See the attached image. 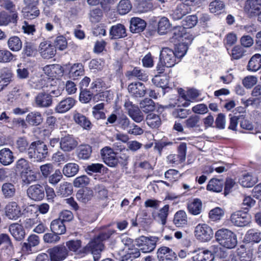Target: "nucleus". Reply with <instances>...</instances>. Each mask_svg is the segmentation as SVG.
Listing matches in <instances>:
<instances>
[{"instance_id":"6e6552de","label":"nucleus","mask_w":261,"mask_h":261,"mask_svg":"<svg viewBox=\"0 0 261 261\" xmlns=\"http://www.w3.org/2000/svg\"><path fill=\"white\" fill-rule=\"evenodd\" d=\"M187 145L185 143H181L178 147L177 154H169L167 156V162L173 165H177L183 163L186 158Z\"/></svg>"},{"instance_id":"c85d7f7f","label":"nucleus","mask_w":261,"mask_h":261,"mask_svg":"<svg viewBox=\"0 0 261 261\" xmlns=\"http://www.w3.org/2000/svg\"><path fill=\"white\" fill-rule=\"evenodd\" d=\"M1 191L5 199H11L16 194V188L14 185L10 182H5L3 184Z\"/></svg>"},{"instance_id":"052dcab7","label":"nucleus","mask_w":261,"mask_h":261,"mask_svg":"<svg viewBox=\"0 0 261 261\" xmlns=\"http://www.w3.org/2000/svg\"><path fill=\"white\" fill-rule=\"evenodd\" d=\"M169 209V205L166 204L164 205L163 207L159 210L158 215L155 217V219L162 225H165L166 223V219L168 215Z\"/></svg>"},{"instance_id":"69168bd1","label":"nucleus","mask_w":261,"mask_h":261,"mask_svg":"<svg viewBox=\"0 0 261 261\" xmlns=\"http://www.w3.org/2000/svg\"><path fill=\"white\" fill-rule=\"evenodd\" d=\"M70 159V155L66 153H63L58 151L53 154L52 156V161L54 162L61 164L67 162Z\"/></svg>"},{"instance_id":"e433bc0d","label":"nucleus","mask_w":261,"mask_h":261,"mask_svg":"<svg viewBox=\"0 0 261 261\" xmlns=\"http://www.w3.org/2000/svg\"><path fill=\"white\" fill-rule=\"evenodd\" d=\"M73 191L72 185L68 182H64L60 185L57 190V194L62 197H67L71 194Z\"/></svg>"},{"instance_id":"f257e3e1","label":"nucleus","mask_w":261,"mask_h":261,"mask_svg":"<svg viewBox=\"0 0 261 261\" xmlns=\"http://www.w3.org/2000/svg\"><path fill=\"white\" fill-rule=\"evenodd\" d=\"M114 232L115 231L112 229H107L100 232L83 248L84 252L92 254L95 258V255H98L103 249V242L109 239Z\"/></svg>"},{"instance_id":"f704fd0d","label":"nucleus","mask_w":261,"mask_h":261,"mask_svg":"<svg viewBox=\"0 0 261 261\" xmlns=\"http://www.w3.org/2000/svg\"><path fill=\"white\" fill-rule=\"evenodd\" d=\"M25 120L30 125L37 126L42 122L43 117L40 112L34 111L29 113Z\"/></svg>"},{"instance_id":"e2e57ef3","label":"nucleus","mask_w":261,"mask_h":261,"mask_svg":"<svg viewBox=\"0 0 261 261\" xmlns=\"http://www.w3.org/2000/svg\"><path fill=\"white\" fill-rule=\"evenodd\" d=\"M30 167L28 161L24 159L21 158L16 163L15 170L16 171L24 173L30 170Z\"/></svg>"},{"instance_id":"4d7b16f0","label":"nucleus","mask_w":261,"mask_h":261,"mask_svg":"<svg viewBox=\"0 0 261 261\" xmlns=\"http://www.w3.org/2000/svg\"><path fill=\"white\" fill-rule=\"evenodd\" d=\"M153 84L156 87H161L163 90L168 87V79L166 76L156 75L152 79Z\"/></svg>"},{"instance_id":"2f4dec72","label":"nucleus","mask_w":261,"mask_h":261,"mask_svg":"<svg viewBox=\"0 0 261 261\" xmlns=\"http://www.w3.org/2000/svg\"><path fill=\"white\" fill-rule=\"evenodd\" d=\"M12 72L8 68L4 67L1 70L0 83L4 88L12 81Z\"/></svg>"},{"instance_id":"aec40b11","label":"nucleus","mask_w":261,"mask_h":261,"mask_svg":"<svg viewBox=\"0 0 261 261\" xmlns=\"http://www.w3.org/2000/svg\"><path fill=\"white\" fill-rule=\"evenodd\" d=\"M129 93L136 97H141L145 94L146 89L145 85L140 82L133 83L128 86Z\"/></svg>"},{"instance_id":"4c0bfd02","label":"nucleus","mask_w":261,"mask_h":261,"mask_svg":"<svg viewBox=\"0 0 261 261\" xmlns=\"http://www.w3.org/2000/svg\"><path fill=\"white\" fill-rule=\"evenodd\" d=\"M187 216L186 212L180 210L174 215L173 223L177 227H184L187 224Z\"/></svg>"},{"instance_id":"a18cd8bd","label":"nucleus","mask_w":261,"mask_h":261,"mask_svg":"<svg viewBox=\"0 0 261 261\" xmlns=\"http://www.w3.org/2000/svg\"><path fill=\"white\" fill-rule=\"evenodd\" d=\"M39 243V237L36 234H31L28 238L27 242L23 243L22 249L25 251H31V248L37 246Z\"/></svg>"},{"instance_id":"f3484780","label":"nucleus","mask_w":261,"mask_h":261,"mask_svg":"<svg viewBox=\"0 0 261 261\" xmlns=\"http://www.w3.org/2000/svg\"><path fill=\"white\" fill-rule=\"evenodd\" d=\"M76 100L72 97H67L60 101L56 106L55 110L58 113H65L73 107Z\"/></svg>"},{"instance_id":"58836bf2","label":"nucleus","mask_w":261,"mask_h":261,"mask_svg":"<svg viewBox=\"0 0 261 261\" xmlns=\"http://www.w3.org/2000/svg\"><path fill=\"white\" fill-rule=\"evenodd\" d=\"M261 68V55L256 54L250 59L247 69L249 71H256Z\"/></svg>"},{"instance_id":"ddd939ff","label":"nucleus","mask_w":261,"mask_h":261,"mask_svg":"<svg viewBox=\"0 0 261 261\" xmlns=\"http://www.w3.org/2000/svg\"><path fill=\"white\" fill-rule=\"evenodd\" d=\"M77 145L78 142L72 135L68 134L60 138V148L64 152H70L74 150Z\"/></svg>"},{"instance_id":"423d86ee","label":"nucleus","mask_w":261,"mask_h":261,"mask_svg":"<svg viewBox=\"0 0 261 261\" xmlns=\"http://www.w3.org/2000/svg\"><path fill=\"white\" fill-rule=\"evenodd\" d=\"M213 229L206 224H198L195 227V237L200 242H206L209 241L213 237Z\"/></svg>"},{"instance_id":"680f3d73","label":"nucleus","mask_w":261,"mask_h":261,"mask_svg":"<svg viewBox=\"0 0 261 261\" xmlns=\"http://www.w3.org/2000/svg\"><path fill=\"white\" fill-rule=\"evenodd\" d=\"M84 74V70L82 64H75L72 65L69 71L71 77L75 79Z\"/></svg>"},{"instance_id":"79ce46f5","label":"nucleus","mask_w":261,"mask_h":261,"mask_svg":"<svg viewBox=\"0 0 261 261\" xmlns=\"http://www.w3.org/2000/svg\"><path fill=\"white\" fill-rule=\"evenodd\" d=\"M202 202L198 198L194 199L193 201L188 205V210L189 212L193 215H199L202 210Z\"/></svg>"},{"instance_id":"7ed1b4c3","label":"nucleus","mask_w":261,"mask_h":261,"mask_svg":"<svg viewBox=\"0 0 261 261\" xmlns=\"http://www.w3.org/2000/svg\"><path fill=\"white\" fill-rule=\"evenodd\" d=\"M217 241L222 246L227 249H232L237 244L236 234L227 229H221L215 233Z\"/></svg>"},{"instance_id":"5fc2aeb1","label":"nucleus","mask_w":261,"mask_h":261,"mask_svg":"<svg viewBox=\"0 0 261 261\" xmlns=\"http://www.w3.org/2000/svg\"><path fill=\"white\" fill-rule=\"evenodd\" d=\"M170 28L169 19L165 17H162L158 22V33L161 35L166 34Z\"/></svg>"},{"instance_id":"a19ab883","label":"nucleus","mask_w":261,"mask_h":261,"mask_svg":"<svg viewBox=\"0 0 261 261\" xmlns=\"http://www.w3.org/2000/svg\"><path fill=\"white\" fill-rule=\"evenodd\" d=\"M79 170V166L73 163L66 164L62 169L63 174L67 177H72L76 175Z\"/></svg>"},{"instance_id":"13d9d810","label":"nucleus","mask_w":261,"mask_h":261,"mask_svg":"<svg viewBox=\"0 0 261 261\" xmlns=\"http://www.w3.org/2000/svg\"><path fill=\"white\" fill-rule=\"evenodd\" d=\"M140 107L144 112L147 113L154 110L155 103L152 99L145 98L140 102Z\"/></svg>"},{"instance_id":"72a5a7b5","label":"nucleus","mask_w":261,"mask_h":261,"mask_svg":"<svg viewBox=\"0 0 261 261\" xmlns=\"http://www.w3.org/2000/svg\"><path fill=\"white\" fill-rule=\"evenodd\" d=\"M50 227L53 232L59 235L64 234L66 232V227L64 222L59 218L53 220L51 222Z\"/></svg>"},{"instance_id":"3c124183","label":"nucleus","mask_w":261,"mask_h":261,"mask_svg":"<svg viewBox=\"0 0 261 261\" xmlns=\"http://www.w3.org/2000/svg\"><path fill=\"white\" fill-rule=\"evenodd\" d=\"M261 240L260 233L256 229L249 230L246 234V243H258Z\"/></svg>"},{"instance_id":"dca6fc26","label":"nucleus","mask_w":261,"mask_h":261,"mask_svg":"<svg viewBox=\"0 0 261 261\" xmlns=\"http://www.w3.org/2000/svg\"><path fill=\"white\" fill-rule=\"evenodd\" d=\"M159 261H175L177 258L175 252L167 247L160 248L157 252Z\"/></svg>"},{"instance_id":"864d4df0","label":"nucleus","mask_w":261,"mask_h":261,"mask_svg":"<svg viewBox=\"0 0 261 261\" xmlns=\"http://www.w3.org/2000/svg\"><path fill=\"white\" fill-rule=\"evenodd\" d=\"M209 10L211 13L219 14L225 8L224 2L220 0H215L209 4Z\"/></svg>"},{"instance_id":"49530a36","label":"nucleus","mask_w":261,"mask_h":261,"mask_svg":"<svg viewBox=\"0 0 261 261\" xmlns=\"http://www.w3.org/2000/svg\"><path fill=\"white\" fill-rule=\"evenodd\" d=\"M36 45L31 42H25L24 44L22 54L24 57H34L37 54Z\"/></svg>"},{"instance_id":"20e7f679","label":"nucleus","mask_w":261,"mask_h":261,"mask_svg":"<svg viewBox=\"0 0 261 261\" xmlns=\"http://www.w3.org/2000/svg\"><path fill=\"white\" fill-rule=\"evenodd\" d=\"M158 241L159 239L156 237L141 236L136 239L135 243L143 253H150L154 250Z\"/></svg>"},{"instance_id":"37998d69","label":"nucleus","mask_w":261,"mask_h":261,"mask_svg":"<svg viewBox=\"0 0 261 261\" xmlns=\"http://www.w3.org/2000/svg\"><path fill=\"white\" fill-rule=\"evenodd\" d=\"M105 106V103L101 102L95 105L92 108V114L96 119H105L106 118Z\"/></svg>"},{"instance_id":"774afa93","label":"nucleus","mask_w":261,"mask_h":261,"mask_svg":"<svg viewBox=\"0 0 261 261\" xmlns=\"http://www.w3.org/2000/svg\"><path fill=\"white\" fill-rule=\"evenodd\" d=\"M15 56L6 49H0V63H9L13 60Z\"/></svg>"},{"instance_id":"a878e982","label":"nucleus","mask_w":261,"mask_h":261,"mask_svg":"<svg viewBox=\"0 0 261 261\" xmlns=\"http://www.w3.org/2000/svg\"><path fill=\"white\" fill-rule=\"evenodd\" d=\"M261 0H248L246 2V9L250 17L256 16L260 9Z\"/></svg>"},{"instance_id":"c9c22d12","label":"nucleus","mask_w":261,"mask_h":261,"mask_svg":"<svg viewBox=\"0 0 261 261\" xmlns=\"http://www.w3.org/2000/svg\"><path fill=\"white\" fill-rule=\"evenodd\" d=\"M93 196V192L89 188L80 189L76 194V197L78 200L83 203H86L91 200Z\"/></svg>"},{"instance_id":"412c9836","label":"nucleus","mask_w":261,"mask_h":261,"mask_svg":"<svg viewBox=\"0 0 261 261\" xmlns=\"http://www.w3.org/2000/svg\"><path fill=\"white\" fill-rule=\"evenodd\" d=\"M193 261H211L214 257L213 253L208 250L198 248L193 252Z\"/></svg>"},{"instance_id":"bb28decb","label":"nucleus","mask_w":261,"mask_h":261,"mask_svg":"<svg viewBox=\"0 0 261 261\" xmlns=\"http://www.w3.org/2000/svg\"><path fill=\"white\" fill-rule=\"evenodd\" d=\"M14 157L13 152L8 148L0 150V163L4 166H8L14 161Z\"/></svg>"},{"instance_id":"603ef678","label":"nucleus","mask_w":261,"mask_h":261,"mask_svg":"<svg viewBox=\"0 0 261 261\" xmlns=\"http://www.w3.org/2000/svg\"><path fill=\"white\" fill-rule=\"evenodd\" d=\"M117 125L120 129L126 130L132 127V123L128 118L124 114H122L118 117L117 120Z\"/></svg>"},{"instance_id":"09e8293b","label":"nucleus","mask_w":261,"mask_h":261,"mask_svg":"<svg viewBox=\"0 0 261 261\" xmlns=\"http://www.w3.org/2000/svg\"><path fill=\"white\" fill-rule=\"evenodd\" d=\"M92 148L89 145H81L78 148V158L82 160H88L91 156Z\"/></svg>"},{"instance_id":"5701e85b","label":"nucleus","mask_w":261,"mask_h":261,"mask_svg":"<svg viewBox=\"0 0 261 261\" xmlns=\"http://www.w3.org/2000/svg\"><path fill=\"white\" fill-rule=\"evenodd\" d=\"M2 7L6 9L11 14V17L13 23H16L18 20V13L16 9V6L11 0H0Z\"/></svg>"},{"instance_id":"0eeeda50","label":"nucleus","mask_w":261,"mask_h":261,"mask_svg":"<svg viewBox=\"0 0 261 261\" xmlns=\"http://www.w3.org/2000/svg\"><path fill=\"white\" fill-rule=\"evenodd\" d=\"M198 22V18L195 15H189L186 17L181 21L182 26L174 29L173 31V37L177 39L183 37L181 31L185 29H191L195 27Z\"/></svg>"},{"instance_id":"f8f14e48","label":"nucleus","mask_w":261,"mask_h":261,"mask_svg":"<svg viewBox=\"0 0 261 261\" xmlns=\"http://www.w3.org/2000/svg\"><path fill=\"white\" fill-rule=\"evenodd\" d=\"M39 52L42 58L49 59L56 55V49L50 41H44L39 44Z\"/></svg>"},{"instance_id":"f03ea898","label":"nucleus","mask_w":261,"mask_h":261,"mask_svg":"<svg viewBox=\"0 0 261 261\" xmlns=\"http://www.w3.org/2000/svg\"><path fill=\"white\" fill-rule=\"evenodd\" d=\"M28 155L32 161L41 162L48 155L47 147L43 142H33L28 149Z\"/></svg>"},{"instance_id":"de8ad7c7","label":"nucleus","mask_w":261,"mask_h":261,"mask_svg":"<svg viewBox=\"0 0 261 261\" xmlns=\"http://www.w3.org/2000/svg\"><path fill=\"white\" fill-rule=\"evenodd\" d=\"M61 19L55 15L53 19L47 21L44 25L45 30L48 32H52L56 28H61Z\"/></svg>"},{"instance_id":"4be33fe9","label":"nucleus","mask_w":261,"mask_h":261,"mask_svg":"<svg viewBox=\"0 0 261 261\" xmlns=\"http://www.w3.org/2000/svg\"><path fill=\"white\" fill-rule=\"evenodd\" d=\"M191 11L192 9L187 4L181 3L177 6L176 8L173 11L171 16L174 20H178L191 13Z\"/></svg>"},{"instance_id":"6e6d98bb","label":"nucleus","mask_w":261,"mask_h":261,"mask_svg":"<svg viewBox=\"0 0 261 261\" xmlns=\"http://www.w3.org/2000/svg\"><path fill=\"white\" fill-rule=\"evenodd\" d=\"M191 41L192 40H189L188 42L180 43L177 46L175 53L179 60L186 54L189 45L191 43Z\"/></svg>"},{"instance_id":"7c9ffc66","label":"nucleus","mask_w":261,"mask_h":261,"mask_svg":"<svg viewBox=\"0 0 261 261\" xmlns=\"http://www.w3.org/2000/svg\"><path fill=\"white\" fill-rule=\"evenodd\" d=\"M9 231L16 240L20 241L24 237L25 233L23 227L18 224L14 223L10 225Z\"/></svg>"},{"instance_id":"b1692460","label":"nucleus","mask_w":261,"mask_h":261,"mask_svg":"<svg viewBox=\"0 0 261 261\" xmlns=\"http://www.w3.org/2000/svg\"><path fill=\"white\" fill-rule=\"evenodd\" d=\"M73 119L75 123L84 129L89 130L91 128L92 124L88 118L76 111L73 113Z\"/></svg>"},{"instance_id":"8fccbe9b","label":"nucleus","mask_w":261,"mask_h":261,"mask_svg":"<svg viewBox=\"0 0 261 261\" xmlns=\"http://www.w3.org/2000/svg\"><path fill=\"white\" fill-rule=\"evenodd\" d=\"M46 83L45 79L37 77H32L29 81L30 86L35 89H44Z\"/></svg>"},{"instance_id":"a211bd4d","label":"nucleus","mask_w":261,"mask_h":261,"mask_svg":"<svg viewBox=\"0 0 261 261\" xmlns=\"http://www.w3.org/2000/svg\"><path fill=\"white\" fill-rule=\"evenodd\" d=\"M6 216L11 220H16L21 216V211L17 203L14 201L9 202L5 207Z\"/></svg>"},{"instance_id":"bf43d9fd","label":"nucleus","mask_w":261,"mask_h":261,"mask_svg":"<svg viewBox=\"0 0 261 261\" xmlns=\"http://www.w3.org/2000/svg\"><path fill=\"white\" fill-rule=\"evenodd\" d=\"M147 124L151 128L159 127L161 124V119L158 115L151 113L146 117Z\"/></svg>"},{"instance_id":"9d476101","label":"nucleus","mask_w":261,"mask_h":261,"mask_svg":"<svg viewBox=\"0 0 261 261\" xmlns=\"http://www.w3.org/2000/svg\"><path fill=\"white\" fill-rule=\"evenodd\" d=\"M100 154L103 162L109 166L115 167L118 163V159L113 150L109 147L101 149Z\"/></svg>"},{"instance_id":"473e14b6","label":"nucleus","mask_w":261,"mask_h":261,"mask_svg":"<svg viewBox=\"0 0 261 261\" xmlns=\"http://www.w3.org/2000/svg\"><path fill=\"white\" fill-rule=\"evenodd\" d=\"M231 221L233 225L238 227L245 226V212L242 210L237 211L231 216Z\"/></svg>"},{"instance_id":"338daca9","label":"nucleus","mask_w":261,"mask_h":261,"mask_svg":"<svg viewBox=\"0 0 261 261\" xmlns=\"http://www.w3.org/2000/svg\"><path fill=\"white\" fill-rule=\"evenodd\" d=\"M200 117L197 115H192L185 121V126L188 128L199 127Z\"/></svg>"},{"instance_id":"cd10ccee","label":"nucleus","mask_w":261,"mask_h":261,"mask_svg":"<svg viewBox=\"0 0 261 261\" xmlns=\"http://www.w3.org/2000/svg\"><path fill=\"white\" fill-rule=\"evenodd\" d=\"M146 23L145 21L139 18H132L130 21V30L134 33L142 32L145 28Z\"/></svg>"},{"instance_id":"39448f33","label":"nucleus","mask_w":261,"mask_h":261,"mask_svg":"<svg viewBox=\"0 0 261 261\" xmlns=\"http://www.w3.org/2000/svg\"><path fill=\"white\" fill-rule=\"evenodd\" d=\"M160 61L162 64L167 67H173L180 61L175 51L169 47H164L160 51Z\"/></svg>"},{"instance_id":"2eb2a0df","label":"nucleus","mask_w":261,"mask_h":261,"mask_svg":"<svg viewBox=\"0 0 261 261\" xmlns=\"http://www.w3.org/2000/svg\"><path fill=\"white\" fill-rule=\"evenodd\" d=\"M1 253L10 256L14 253V248L9 236L7 234H0Z\"/></svg>"},{"instance_id":"6ab92c4d","label":"nucleus","mask_w":261,"mask_h":261,"mask_svg":"<svg viewBox=\"0 0 261 261\" xmlns=\"http://www.w3.org/2000/svg\"><path fill=\"white\" fill-rule=\"evenodd\" d=\"M36 106L40 108H47L52 104L51 95L45 92H40L35 98Z\"/></svg>"},{"instance_id":"c03bdc74","label":"nucleus","mask_w":261,"mask_h":261,"mask_svg":"<svg viewBox=\"0 0 261 261\" xmlns=\"http://www.w3.org/2000/svg\"><path fill=\"white\" fill-rule=\"evenodd\" d=\"M8 48L12 51H19L22 48V41L17 36L11 37L7 41Z\"/></svg>"},{"instance_id":"4468645a","label":"nucleus","mask_w":261,"mask_h":261,"mask_svg":"<svg viewBox=\"0 0 261 261\" xmlns=\"http://www.w3.org/2000/svg\"><path fill=\"white\" fill-rule=\"evenodd\" d=\"M27 194L33 200H41L44 197V188L39 184L32 185L28 188Z\"/></svg>"},{"instance_id":"ea45409f","label":"nucleus","mask_w":261,"mask_h":261,"mask_svg":"<svg viewBox=\"0 0 261 261\" xmlns=\"http://www.w3.org/2000/svg\"><path fill=\"white\" fill-rule=\"evenodd\" d=\"M223 187V181L222 179L212 178L206 186L208 191L219 193L222 191Z\"/></svg>"},{"instance_id":"1a4fd4ad","label":"nucleus","mask_w":261,"mask_h":261,"mask_svg":"<svg viewBox=\"0 0 261 261\" xmlns=\"http://www.w3.org/2000/svg\"><path fill=\"white\" fill-rule=\"evenodd\" d=\"M50 261H62L68 255V250L64 245L56 246L47 250Z\"/></svg>"},{"instance_id":"393cba45","label":"nucleus","mask_w":261,"mask_h":261,"mask_svg":"<svg viewBox=\"0 0 261 261\" xmlns=\"http://www.w3.org/2000/svg\"><path fill=\"white\" fill-rule=\"evenodd\" d=\"M111 39H119L126 36V29L122 24L118 23L111 27L110 29Z\"/></svg>"},{"instance_id":"c756f323","label":"nucleus","mask_w":261,"mask_h":261,"mask_svg":"<svg viewBox=\"0 0 261 261\" xmlns=\"http://www.w3.org/2000/svg\"><path fill=\"white\" fill-rule=\"evenodd\" d=\"M126 76L131 79L136 77L139 80L146 81L148 80V73L139 67H135L132 71H128Z\"/></svg>"},{"instance_id":"0e129e2a","label":"nucleus","mask_w":261,"mask_h":261,"mask_svg":"<svg viewBox=\"0 0 261 261\" xmlns=\"http://www.w3.org/2000/svg\"><path fill=\"white\" fill-rule=\"evenodd\" d=\"M132 9V5L129 0H121L117 7L119 13L124 15L127 13Z\"/></svg>"},{"instance_id":"9b49d317","label":"nucleus","mask_w":261,"mask_h":261,"mask_svg":"<svg viewBox=\"0 0 261 261\" xmlns=\"http://www.w3.org/2000/svg\"><path fill=\"white\" fill-rule=\"evenodd\" d=\"M129 116L136 122L140 123L144 119V115L138 106L133 102L127 101L124 105Z\"/></svg>"}]
</instances>
